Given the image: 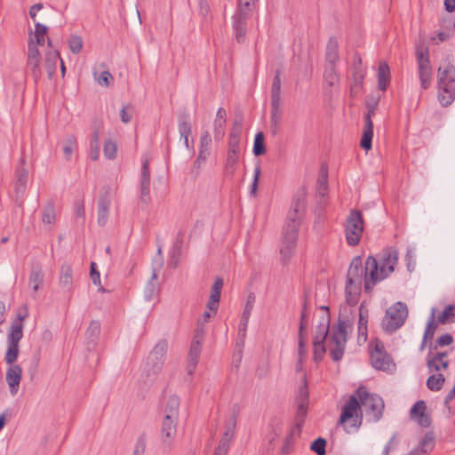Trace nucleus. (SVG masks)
Masks as SVG:
<instances>
[{
  "label": "nucleus",
  "mask_w": 455,
  "mask_h": 455,
  "mask_svg": "<svg viewBox=\"0 0 455 455\" xmlns=\"http://www.w3.org/2000/svg\"><path fill=\"white\" fill-rule=\"evenodd\" d=\"M327 287L324 283L316 284L315 291V304L316 307H320L323 314L322 321L316 326L313 340L314 359L316 362L322 360L326 350H329L333 361L336 362L341 359V309H339V316L337 322L333 325V333L329 337V308L328 307L320 305V297H322V299H324Z\"/></svg>",
  "instance_id": "obj_1"
},
{
  "label": "nucleus",
  "mask_w": 455,
  "mask_h": 455,
  "mask_svg": "<svg viewBox=\"0 0 455 455\" xmlns=\"http://www.w3.org/2000/svg\"><path fill=\"white\" fill-rule=\"evenodd\" d=\"M307 192L305 188H300L292 197L286 222L283 229L282 244L280 253L283 264L291 258L298 238L299 228L306 211Z\"/></svg>",
  "instance_id": "obj_2"
},
{
  "label": "nucleus",
  "mask_w": 455,
  "mask_h": 455,
  "mask_svg": "<svg viewBox=\"0 0 455 455\" xmlns=\"http://www.w3.org/2000/svg\"><path fill=\"white\" fill-rule=\"evenodd\" d=\"M398 261V251L387 248L379 254L377 259L369 256L365 261V291L371 292L379 282L387 278L395 270Z\"/></svg>",
  "instance_id": "obj_3"
},
{
  "label": "nucleus",
  "mask_w": 455,
  "mask_h": 455,
  "mask_svg": "<svg viewBox=\"0 0 455 455\" xmlns=\"http://www.w3.org/2000/svg\"><path fill=\"white\" fill-rule=\"evenodd\" d=\"M309 403V392L307 381L306 378L303 379V385L299 387L296 396L297 411L295 416V427L291 429L289 435L285 438L281 452L283 455H289L293 451V435L295 431L298 435L300 434L302 426L307 415Z\"/></svg>",
  "instance_id": "obj_4"
},
{
  "label": "nucleus",
  "mask_w": 455,
  "mask_h": 455,
  "mask_svg": "<svg viewBox=\"0 0 455 455\" xmlns=\"http://www.w3.org/2000/svg\"><path fill=\"white\" fill-rule=\"evenodd\" d=\"M438 100L443 107L455 100V66L449 59L442 60L437 69Z\"/></svg>",
  "instance_id": "obj_5"
},
{
  "label": "nucleus",
  "mask_w": 455,
  "mask_h": 455,
  "mask_svg": "<svg viewBox=\"0 0 455 455\" xmlns=\"http://www.w3.org/2000/svg\"><path fill=\"white\" fill-rule=\"evenodd\" d=\"M326 66L323 75L326 92L331 95L334 92H339V73L338 65L339 63V42L337 38L331 37L326 47Z\"/></svg>",
  "instance_id": "obj_6"
},
{
  "label": "nucleus",
  "mask_w": 455,
  "mask_h": 455,
  "mask_svg": "<svg viewBox=\"0 0 455 455\" xmlns=\"http://www.w3.org/2000/svg\"><path fill=\"white\" fill-rule=\"evenodd\" d=\"M363 422V411L356 393L349 396L343 405V430L347 433L356 432Z\"/></svg>",
  "instance_id": "obj_7"
},
{
  "label": "nucleus",
  "mask_w": 455,
  "mask_h": 455,
  "mask_svg": "<svg viewBox=\"0 0 455 455\" xmlns=\"http://www.w3.org/2000/svg\"><path fill=\"white\" fill-rule=\"evenodd\" d=\"M28 316V313L23 315L19 314L12 321L8 335L7 344L8 348L4 356L5 363L12 364L14 363L19 355V343L23 337V324L22 322Z\"/></svg>",
  "instance_id": "obj_8"
},
{
  "label": "nucleus",
  "mask_w": 455,
  "mask_h": 455,
  "mask_svg": "<svg viewBox=\"0 0 455 455\" xmlns=\"http://www.w3.org/2000/svg\"><path fill=\"white\" fill-rule=\"evenodd\" d=\"M356 395L360 399L361 405L364 408L365 413L373 422H378L383 415L385 408L383 399L377 394H371L363 386L356 389Z\"/></svg>",
  "instance_id": "obj_9"
},
{
  "label": "nucleus",
  "mask_w": 455,
  "mask_h": 455,
  "mask_svg": "<svg viewBox=\"0 0 455 455\" xmlns=\"http://www.w3.org/2000/svg\"><path fill=\"white\" fill-rule=\"evenodd\" d=\"M363 281L365 282V267H363L362 257L355 256L352 259L347 274L346 294L347 302L350 301L349 297L352 294L356 296L359 293Z\"/></svg>",
  "instance_id": "obj_10"
},
{
  "label": "nucleus",
  "mask_w": 455,
  "mask_h": 455,
  "mask_svg": "<svg viewBox=\"0 0 455 455\" xmlns=\"http://www.w3.org/2000/svg\"><path fill=\"white\" fill-rule=\"evenodd\" d=\"M408 316V308L405 303L396 302L387 311L382 321V328L387 333H393L402 327Z\"/></svg>",
  "instance_id": "obj_11"
},
{
  "label": "nucleus",
  "mask_w": 455,
  "mask_h": 455,
  "mask_svg": "<svg viewBox=\"0 0 455 455\" xmlns=\"http://www.w3.org/2000/svg\"><path fill=\"white\" fill-rule=\"evenodd\" d=\"M415 54L418 64L420 87L423 90H427L430 87L433 78V68L430 63L428 47L424 45H418L416 47Z\"/></svg>",
  "instance_id": "obj_12"
},
{
  "label": "nucleus",
  "mask_w": 455,
  "mask_h": 455,
  "mask_svg": "<svg viewBox=\"0 0 455 455\" xmlns=\"http://www.w3.org/2000/svg\"><path fill=\"white\" fill-rule=\"evenodd\" d=\"M363 214L358 210H351L346 220L345 232L347 243L355 246L361 240L363 232Z\"/></svg>",
  "instance_id": "obj_13"
},
{
  "label": "nucleus",
  "mask_w": 455,
  "mask_h": 455,
  "mask_svg": "<svg viewBox=\"0 0 455 455\" xmlns=\"http://www.w3.org/2000/svg\"><path fill=\"white\" fill-rule=\"evenodd\" d=\"M370 357L372 366L379 371L389 370L393 360L386 352L383 342L376 339L370 343Z\"/></svg>",
  "instance_id": "obj_14"
},
{
  "label": "nucleus",
  "mask_w": 455,
  "mask_h": 455,
  "mask_svg": "<svg viewBox=\"0 0 455 455\" xmlns=\"http://www.w3.org/2000/svg\"><path fill=\"white\" fill-rule=\"evenodd\" d=\"M178 419L164 416L160 428V439L164 448L169 449L177 433Z\"/></svg>",
  "instance_id": "obj_15"
},
{
  "label": "nucleus",
  "mask_w": 455,
  "mask_h": 455,
  "mask_svg": "<svg viewBox=\"0 0 455 455\" xmlns=\"http://www.w3.org/2000/svg\"><path fill=\"white\" fill-rule=\"evenodd\" d=\"M40 62L41 55L38 48H36L32 44H28L27 68L33 76L35 83H37L42 76Z\"/></svg>",
  "instance_id": "obj_16"
},
{
  "label": "nucleus",
  "mask_w": 455,
  "mask_h": 455,
  "mask_svg": "<svg viewBox=\"0 0 455 455\" xmlns=\"http://www.w3.org/2000/svg\"><path fill=\"white\" fill-rule=\"evenodd\" d=\"M247 20L248 13L244 10H238L233 15L232 27L235 39L239 44H242L245 41L247 33Z\"/></svg>",
  "instance_id": "obj_17"
},
{
  "label": "nucleus",
  "mask_w": 455,
  "mask_h": 455,
  "mask_svg": "<svg viewBox=\"0 0 455 455\" xmlns=\"http://www.w3.org/2000/svg\"><path fill=\"white\" fill-rule=\"evenodd\" d=\"M375 115L374 107L367 108V113L364 116V127L361 139L360 145L362 148L368 151L371 148V142L373 137V123L371 117Z\"/></svg>",
  "instance_id": "obj_18"
},
{
  "label": "nucleus",
  "mask_w": 455,
  "mask_h": 455,
  "mask_svg": "<svg viewBox=\"0 0 455 455\" xmlns=\"http://www.w3.org/2000/svg\"><path fill=\"white\" fill-rule=\"evenodd\" d=\"M167 349V340L161 339L150 352L149 356L148 358V364H152L154 371H159L162 368Z\"/></svg>",
  "instance_id": "obj_19"
},
{
  "label": "nucleus",
  "mask_w": 455,
  "mask_h": 455,
  "mask_svg": "<svg viewBox=\"0 0 455 455\" xmlns=\"http://www.w3.org/2000/svg\"><path fill=\"white\" fill-rule=\"evenodd\" d=\"M150 172L149 161L146 158L142 161L140 173V201L144 204L150 202Z\"/></svg>",
  "instance_id": "obj_20"
},
{
  "label": "nucleus",
  "mask_w": 455,
  "mask_h": 455,
  "mask_svg": "<svg viewBox=\"0 0 455 455\" xmlns=\"http://www.w3.org/2000/svg\"><path fill=\"white\" fill-rule=\"evenodd\" d=\"M426 403L419 400L415 403L410 411L411 419L423 427H428L431 425V418L426 413Z\"/></svg>",
  "instance_id": "obj_21"
},
{
  "label": "nucleus",
  "mask_w": 455,
  "mask_h": 455,
  "mask_svg": "<svg viewBox=\"0 0 455 455\" xmlns=\"http://www.w3.org/2000/svg\"><path fill=\"white\" fill-rule=\"evenodd\" d=\"M10 364L5 375L6 382L10 387V392L12 395L18 393L20 382L21 380L22 369L18 364Z\"/></svg>",
  "instance_id": "obj_22"
},
{
  "label": "nucleus",
  "mask_w": 455,
  "mask_h": 455,
  "mask_svg": "<svg viewBox=\"0 0 455 455\" xmlns=\"http://www.w3.org/2000/svg\"><path fill=\"white\" fill-rule=\"evenodd\" d=\"M361 58L355 54L354 56V67H353V77L354 83L351 85L350 92L351 95L356 96L359 94L363 88V81L364 78L363 71L361 68Z\"/></svg>",
  "instance_id": "obj_23"
},
{
  "label": "nucleus",
  "mask_w": 455,
  "mask_h": 455,
  "mask_svg": "<svg viewBox=\"0 0 455 455\" xmlns=\"http://www.w3.org/2000/svg\"><path fill=\"white\" fill-rule=\"evenodd\" d=\"M178 130L180 140H183L185 147L189 148L188 136L191 134L192 127L190 116L187 111H182L178 116Z\"/></svg>",
  "instance_id": "obj_24"
},
{
  "label": "nucleus",
  "mask_w": 455,
  "mask_h": 455,
  "mask_svg": "<svg viewBox=\"0 0 455 455\" xmlns=\"http://www.w3.org/2000/svg\"><path fill=\"white\" fill-rule=\"evenodd\" d=\"M315 192L319 204H322L323 199L328 195V170L324 164H322L319 170Z\"/></svg>",
  "instance_id": "obj_25"
},
{
  "label": "nucleus",
  "mask_w": 455,
  "mask_h": 455,
  "mask_svg": "<svg viewBox=\"0 0 455 455\" xmlns=\"http://www.w3.org/2000/svg\"><path fill=\"white\" fill-rule=\"evenodd\" d=\"M223 287V280L220 277H217L212 287L211 295L207 303V308L216 314L219 308V303L220 299L221 289Z\"/></svg>",
  "instance_id": "obj_26"
},
{
  "label": "nucleus",
  "mask_w": 455,
  "mask_h": 455,
  "mask_svg": "<svg viewBox=\"0 0 455 455\" xmlns=\"http://www.w3.org/2000/svg\"><path fill=\"white\" fill-rule=\"evenodd\" d=\"M241 151L240 143L228 141V150L226 160V168L229 173L233 174L235 170V164L239 160Z\"/></svg>",
  "instance_id": "obj_27"
},
{
  "label": "nucleus",
  "mask_w": 455,
  "mask_h": 455,
  "mask_svg": "<svg viewBox=\"0 0 455 455\" xmlns=\"http://www.w3.org/2000/svg\"><path fill=\"white\" fill-rule=\"evenodd\" d=\"M435 446V437L432 433H427L419 441V446L412 449L407 455H427Z\"/></svg>",
  "instance_id": "obj_28"
},
{
  "label": "nucleus",
  "mask_w": 455,
  "mask_h": 455,
  "mask_svg": "<svg viewBox=\"0 0 455 455\" xmlns=\"http://www.w3.org/2000/svg\"><path fill=\"white\" fill-rule=\"evenodd\" d=\"M110 200L107 194L100 196L98 200V224L105 226L108 220Z\"/></svg>",
  "instance_id": "obj_29"
},
{
  "label": "nucleus",
  "mask_w": 455,
  "mask_h": 455,
  "mask_svg": "<svg viewBox=\"0 0 455 455\" xmlns=\"http://www.w3.org/2000/svg\"><path fill=\"white\" fill-rule=\"evenodd\" d=\"M311 299V291L307 288L304 289L303 293V306L300 314V321L299 326V334H305L306 329L308 324L307 309Z\"/></svg>",
  "instance_id": "obj_30"
},
{
  "label": "nucleus",
  "mask_w": 455,
  "mask_h": 455,
  "mask_svg": "<svg viewBox=\"0 0 455 455\" xmlns=\"http://www.w3.org/2000/svg\"><path fill=\"white\" fill-rule=\"evenodd\" d=\"M431 351H429L427 359V366L430 371H440V366H438V362H441V365L443 369H447L449 366V361L443 360V358L447 357L448 354L446 352H438L432 357L430 356Z\"/></svg>",
  "instance_id": "obj_31"
},
{
  "label": "nucleus",
  "mask_w": 455,
  "mask_h": 455,
  "mask_svg": "<svg viewBox=\"0 0 455 455\" xmlns=\"http://www.w3.org/2000/svg\"><path fill=\"white\" fill-rule=\"evenodd\" d=\"M60 60L58 51H50L44 56V67L49 79H52L56 72L57 61Z\"/></svg>",
  "instance_id": "obj_32"
},
{
  "label": "nucleus",
  "mask_w": 455,
  "mask_h": 455,
  "mask_svg": "<svg viewBox=\"0 0 455 455\" xmlns=\"http://www.w3.org/2000/svg\"><path fill=\"white\" fill-rule=\"evenodd\" d=\"M28 283L34 292H36L40 288L43 287L44 273L40 266L32 267L29 275Z\"/></svg>",
  "instance_id": "obj_33"
},
{
  "label": "nucleus",
  "mask_w": 455,
  "mask_h": 455,
  "mask_svg": "<svg viewBox=\"0 0 455 455\" xmlns=\"http://www.w3.org/2000/svg\"><path fill=\"white\" fill-rule=\"evenodd\" d=\"M390 80L389 67L386 62H381L378 68V88L380 91H386Z\"/></svg>",
  "instance_id": "obj_34"
},
{
  "label": "nucleus",
  "mask_w": 455,
  "mask_h": 455,
  "mask_svg": "<svg viewBox=\"0 0 455 455\" xmlns=\"http://www.w3.org/2000/svg\"><path fill=\"white\" fill-rule=\"evenodd\" d=\"M180 398L177 395H171L164 405V416H170L171 419H179Z\"/></svg>",
  "instance_id": "obj_35"
},
{
  "label": "nucleus",
  "mask_w": 455,
  "mask_h": 455,
  "mask_svg": "<svg viewBox=\"0 0 455 455\" xmlns=\"http://www.w3.org/2000/svg\"><path fill=\"white\" fill-rule=\"evenodd\" d=\"M60 285L68 291L71 290L73 284L72 267L68 264H63L60 267Z\"/></svg>",
  "instance_id": "obj_36"
},
{
  "label": "nucleus",
  "mask_w": 455,
  "mask_h": 455,
  "mask_svg": "<svg viewBox=\"0 0 455 455\" xmlns=\"http://www.w3.org/2000/svg\"><path fill=\"white\" fill-rule=\"evenodd\" d=\"M282 102L271 101V129L273 134H275L282 119V111L280 109Z\"/></svg>",
  "instance_id": "obj_37"
},
{
  "label": "nucleus",
  "mask_w": 455,
  "mask_h": 455,
  "mask_svg": "<svg viewBox=\"0 0 455 455\" xmlns=\"http://www.w3.org/2000/svg\"><path fill=\"white\" fill-rule=\"evenodd\" d=\"M281 86V71L277 69L271 85V101L282 102Z\"/></svg>",
  "instance_id": "obj_38"
},
{
  "label": "nucleus",
  "mask_w": 455,
  "mask_h": 455,
  "mask_svg": "<svg viewBox=\"0 0 455 455\" xmlns=\"http://www.w3.org/2000/svg\"><path fill=\"white\" fill-rule=\"evenodd\" d=\"M455 318V304H451L445 307L443 311L438 315L437 323L446 324L453 323Z\"/></svg>",
  "instance_id": "obj_39"
},
{
  "label": "nucleus",
  "mask_w": 455,
  "mask_h": 455,
  "mask_svg": "<svg viewBox=\"0 0 455 455\" xmlns=\"http://www.w3.org/2000/svg\"><path fill=\"white\" fill-rule=\"evenodd\" d=\"M435 308L433 307L431 310L430 316L427 320V326L423 337L425 339L431 340L434 338L435 332L437 328V323L435 322Z\"/></svg>",
  "instance_id": "obj_40"
},
{
  "label": "nucleus",
  "mask_w": 455,
  "mask_h": 455,
  "mask_svg": "<svg viewBox=\"0 0 455 455\" xmlns=\"http://www.w3.org/2000/svg\"><path fill=\"white\" fill-rule=\"evenodd\" d=\"M235 427H236V417L235 415H233L231 417V419H229V422L228 423V425L226 426V431L223 434L220 442H224V443L226 445L229 446V443L235 434Z\"/></svg>",
  "instance_id": "obj_41"
},
{
  "label": "nucleus",
  "mask_w": 455,
  "mask_h": 455,
  "mask_svg": "<svg viewBox=\"0 0 455 455\" xmlns=\"http://www.w3.org/2000/svg\"><path fill=\"white\" fill-rule=\"evenodd\" d=\"M445 378L441 373L437 375H431L427 380V387L431 391H439L441 390Z\"/></svg>",
  "instance_id": "obj_42"
},
{
  "label": "nucleus",
  "mask_w": 455,
  "mask_h": 455,
  "mask_svg": "<svg viewBox=\"0 0 455 455\" xmlns=\"http://www.w3.org/2000/svg\"><path fill=\"white\" fill-rule=\"evenodd\" d=\"M252 152L255 156H259L266 153L265 137L261 132L255 135Z\"/></svg>",
  "instance_id": "obj_43"
},
{
  "label": "nucleus",
  "mask_w": 455,
  "mask_h": 455,
  "mask_svg": "<svg viewBox=\"0 0 455 455\" xmlns=\"http://www.w3.org/2000/svg\"><path fill=\"white\" fill-rule=\"evenodd\" d=\"M99 140H100V132L99 129H95L90 143V156L92 160L96 161L99 158Z\"/></svg>",
  "instance_id": "obj_44"
},
{
  "label": "nucleus",
  "mask_w": 455,
  "mask_h": 455,
  "mask_svg": "<svg viewBox=\"0 0 455 455\" xmlns=\"http://www.w3.org/2000/svg\"><path fill=\"white\" fill-rule=\"evenodd\" d=\"M76 147V139L74 135H69L66 138L65 141L63 142V153L65 156V158L67 160H69L71 158V156L74 152V149Z\"/></svg>",
  "instance_id": "obj_45"
},
{
  "label": "nucleus",
  "mask_w": 455,
  "mask_h": 455,
  "mask_svg": "<svg viewBox=\"0 0 455 455\" xmlns=\"http://www.w3.org/2000/svg\"><path fill=\"white\" fill-rule=\"evenodd\" d=\"M100 332V323L99 321H92L86 330L85 336L88 340L94 342Z\"/></svg>",
  "instance_id": "obj_46"
},
{
  "label": "nucleus",
  "mask_w": 455,
  "mask_h": 455,
  "mask_svg": "<svg viewBox=\"0 0 455 455\" xmlns=\"http://www.w3.org/2000/svg\"><path fill=\"white\" fill-rule=\"evenodd\" d=\"M42 220L44 224H53L55 221V209L52 203H48L43 212Z\"/></svg>",
  "instance_id": "obj_47"
},
{
  "label": "nucleus",
  "mask_w": 455,
  "mask_h": 455,
  "mask_svg": "<svg viewBox=\"0 0 455 455\" xmlns=\"http://www.w3.org/2000/svg\"><path fill=\"white\" fill-rule=\"evenodd\" d=\"M326 440L323 437H318L310 444V450L317 455H325L326 453Z\"/></svg>",
  "instance_id": "obj_48"
},
{
  "label": "nucleus",
  "mask_w": 455,
  "mask_h": 455,
  "mask_svg": "<svg viewBox=\"0 0 455 455\" xmlns=\"http://www.w3.org/2000/svg\"><path fill=\"white\" fill-rule=\"evenodd\" d=\"M104 155L108 159H115L116 157L117 146L116 143L111 140H108L104 143Z\"/></svg>",
  "instance_id": "obj_49"
},
{
  "label": "nucleus",
  "mask_w": 455,
  "mask_h": 455,
  "mask_svg": "<svg viewBox=\"0 0 455 455\" xmlns=\"http://www.w3.org/2000/svg\"><path fill=\"white\" fill-rule=\"evenodd\" d=\"M156 279H150L148 283L146 284L145 290H144V296L145 299L148 301H151L157 292V283L155 282Z\"/></svg>",
  "instance_id": "obj_50"
},
{
  "label": "nucleus",
  "mask_w": 455,
  "mask_h": 455,
  "mask_svg": "<svg viewBox=\"0 0 455 455\" xmlns=\"http://www.w3.org/2000/svg\"><path fill=\"white\" fill-rule=\"evenodd\" d=\"M400 442L399 435L397 433L393 434L389 441L385 445L382 455H389V453L395 451Z\"/></svg>",
  "instance_id": "obj_51"
},
{
  "label": "nucleus",
  "mask_w": 455,
  "mask_h": 455,
  "mask_svg": "<svg viewBox=\"0 0 455 455\" xmlns=\"http://www.w3.org/2000/svg\"><path fill=\"white\" fill-rule=\"evenodd\" d=\"M68 47L73 53H75V54L79 53L83 48L82 37L79 36H76V35L72 36L68 39Z\"/></svg>",
  "instance_id": "obj_52"
},
{
  "label": "nucleus",
  "mask_w": 455,
  "mask_h": 455,
  "mask_svg": "<svg viewBox=\"0 0 455 455\" xmlns=\"http://www.w3.org/2000/svg\"><path fill=\"white\" fill-rule=\"evenodd\" d=\"M90 275L94 284L99 285V291L104 292L105 289L100 285V275L97 270V265L95 262H92L90 266Z\"/></svg>",
  "instance_id": "obj_53"
},
{
  "label": "nucleus",
  "mask_w": 455,
  "mask_h": 455,
  "mask_svg": "<svg viewBox=\"0 0 455 455\" xmlns=\"http://www.w3.org/2000/svg\"><path fill=\"white\" fill-rule=\"evenodd\" d=\"M225 125H226V119H215L214 120V138L216 140H220L224 137Z\"/></svg>",
  "instance_id": "obj_54"
},
{
  "label": "nucleus",
  "mask_w": 455,
  "mask_h": 455,
  "mask_svg": "<svg viewBox=\"0 0 455 455\" xmlns=\"http://www.w3.org/2000/svg\"><path fill=\"white\" fill-rule=\"evenodd\" d=\"M255 300H256L255 294L251 292L248 295V297H247L246 303H245V306H244V309H243V312L241 317H246V318H250L251 317V311L253 309Z\"/></svg>",
  "instance_id": "obj_55"
},
{
  "label": "nucleus",
  "mask_w": 455,
  "mask_h": 455,
  "mask_svg": "<svg viewBox=\"0 0 455 455\" xmlns=\"http://www.w3.org/2000/svg\"><path fill=\"white\" fill-rule=\"evenodd\" d=\"M164 256L160 255V257L155 256L152 262V279H157L158 272L164 267Z\"/></svg>",
  "instance_id": "obj_56"
},
{
  "label": "nucleus",
  "mask_w": 455,
  "mask_h": 455,
  "mask_svg": "<svg viewBox=\"0 0 455 455\" xmlns=\"http://www.w3.org/2000/svg\"><path fill=\"white\" fill-rule=\"evenodd\" d=\"M204 339V328L201 323V320H198L196 328L195 330V334L191 343L200 344L202 345Z\"/></svg>",
  "instance_id": "obj_57"
},
{
  "label": "nucleus",
  "mask_w": 455,
  "mask_h": 455,
  "mask_svg": "<svg viewBox=\"0 0 455 455\" xmlns=\"http://www.w3.org/2000/svg\"><path fill=\"white\" fill-rule=\"evenodd\" d=\"M453 342V338L451 334L445 333L441 335L435 341V345L434 347H430L431 349H436L438 347H445L449 346Z\"/></svg>",
  "instance_id": "obj_58"
},
{
  "label": "nucleus",
  "mask_w": 455,
  "mask_h": 455,
  "mask_svg": "<svg viewBox=\"0 0 455 455\" xmlns=\"http://www.w3.org/2000/svg\"><path fill=\"white\" fill-rule=\"evenodd\" d=\"M199 4V12L207 21L208 20H212V16L211 14V8L207 2V0H198Z\"/></svg>",
  "instance_id": "obj_59"
},
{
  "label": "nucleus",
  "mask_w": 455,
  "mask_h": 455,
  "mask_svg": "<svg viewBox=\"0 0 455 455\" xmlns=\"http://www.w3.org/2000/svg\"><path fill=\"white\" fill-rule=\"evenodd\" d=\"M259 176H260V166L257 165L254 169L253 180H252V184L251 186V191H250L251 195L253 196H257Z\"/></svg>",
  "instance_id": "obj_60"
},
{
  "label": "nucleus",
  "mask_w": 455,
  "mask_h": 455,
  "mask_svg": "<svg viewBox=\"0 0 455 455\" xmlns=\"http://www.w3.org/2000/svg\"><path fill=\"white\" fill-rule=\"evenodd\" d=\"M212 146V138L208 131H205L200 139V148L201 149H208L211 150Z\"/></svg>",
  "instance_id": "obj_61"
},
{
  "label": "nucleus",
  "mask_w": 455,
  "mask_h": 455,
  "mask_svg": "<svg viewBox=\"0 0 455 455\" xmlns=\"http://www.w3.org/2000/svg\"><path fill=\"white\" fill-rule=\"evenodd\" d=\"M250 318L241 317L239 327H238V336H240L241 339H246L247 327Z\"/></svg>",
  "instance_id": "obj_62"
},
{
  "label": "nucleus",
  "mask_w": 455,
  "mask_h": 455,
  "mask_svg": "<svg viewBox=\"0 0 455 455\" xmlns=\"http://www.w3.org/2000/svg\"><path fill=\"white\" fill-rule=\"evenodd\" d=\"M112 79H113V76L109 71H103L97 78V82L100 85L108 86L109 82Z\"/></svg>",
  "instance_id": "obj_63"
},
{
  "label": "nucleus",
  "mask_w": 455,
  "mask_h": 455,
  "mask_svg": "<svg viewBox=\"0 0 455 455\" xmlns=\"http://www.w3.org/2000/svg\"><path fill=\"white\" fill-rule=\"evenodd\" d=\"M202 345L191 343L188 358L199 360V355L201 354Z\"/></svg>",
  "instance_id": "obj_64"
}]
</instances>
